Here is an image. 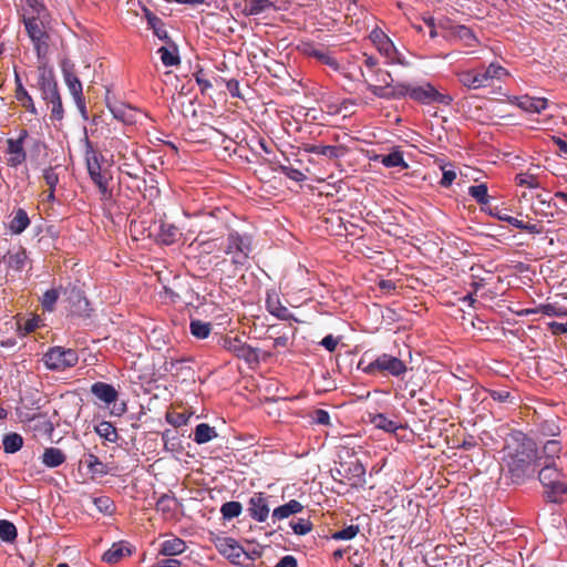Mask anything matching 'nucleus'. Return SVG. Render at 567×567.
Listing matches in <instances>:
<instances>
[{"mask_svg":"<svg viewBox=\"0 0 567 567\" xmlns=\"http://www.w3.org/2000/svg\"><path fill=\"white\" fill-rule=\"evenodd\" d=\"M358 369L368 375H382L402 379L408 367L403 360L390 353H381L372 360L367 359V353L359 360Z\"/></svg>","mask_w":567,"mask_h":567,"instance_id":"obj_2","label":"nucleus"},{"mask_svg":"<svg viewBox=\"0 0 567 567\" xmlns=\"http://www.w3.org/2000/svg\"><path fill=\"white\" fill-rule=\"evenodd\" d=\"M516 183L519 186H527L529 188H537V187H539L538 179L533 174H518L516 176Z\"/></svg>","mask_w":567,"mask_h":567,"instance_id":"obj_60","label":"nucleus"},{"mask_svg":"<svg viewBox=\"0 0 567 567\" xmlns=\"http://www.w3.org/2000/svg\"><path fill=\"white\" fill-rule=\"evenodd\" d=\"M224 347L227 351L231 352L239 359L245 360L248 363H258L259 355L258 350L245 343L238 337H228L224 340Z\"/></svg>","mask_w":567,"mask_h":567,"instance_id":"obj_12","label":"nucleus"},{"mask_svg":"<svg viewBox=\"0 0 567 567\" xmlns=\"http://www.w3.org/2000/svg\"><path fill=\"white\" fill-rule=\"evenodd\" d=\"M30 224L28 214L23 209H18L16 215L10 221L9 228L12 234H21L24 231Z\"/></svg>","mask_w":567,"mask_h":567,"instance_id":"obj_37","label":"nucleus"},{"mask_svg":"<svg viewBox=\"0 0 567 567\" xmlns=\"http://www.w3.org/2000/svg\"><path fill=\"white\" fill-rule=\"evenodd\" d=\"M483 87L493 85L494 81H503L509 76V72L498 63L492 62L486 68L477 69Z\"/></svg>","mask_w":567,"mask_h":567,"instance_id":"obj_17","label":"nucleus"},{"mask_svg":"<svg viewBox=\"0 0 567 567\" xmlns=\"http://www.w3.org/2000/svg\"><path fill=\"white\" fill-rule=\"evenodd\" d=\"M179 236V229L171 223L163 221L157 233L158 240L164 245L174 244Z\"/></svg>","mask_w":567,"mask_h":567,"instance_id":"obj_32","label":"nucleus"},{"mask_svg":"<svg viewBox=\"0 0 567 567\" xmlns=\"http://www.w3.org/2000/svg\"><path fill=\"white\" fill-rule=\"evenodd\" d=\"M43 362L49 370L64 371L78 364L79 354L74 349L52 347L44 354Z\"/></svg>","mask_w":567,"mask_h":567,"instance_id":"obj_6","label":"nucleus"},{"mask_svg":"<svg viewBox=\"0 0 567 567\" xmlns=\"http://www.w3.org/2000/svg\"><path fill=\"white\" fill-rule=\"evenodd\" d=\"M411 99L421 104L439 103L450 105L453 99L449 94L439 92L432 84L412 85Z\"/></svg>","mask_w":567,"mask_h":567,"instance_id":"obj_8","label":"nucleus"},{"mask_svg":"<svg viewBox=\"0 0 567 567\" xmlns=\"http://www.w3.org/2000/svg\"><path fill=\"white\" fill-rule=\"evenodd\" d=\"M27 254L22 247L10 249L3 256V264L14 271H21L27 264Z\"/></svg>","mask_w":567,"mask_h":567,"instance_id":"obj_24","label":"nucleus"},{"mask_svg":"<svg viewBox=\"0 0 567 567\" xmlns=\"http://www.w3.org/2000/svg\"><path fill=\"white\" fill-rule=\"evenodd\" d=\"M370 39L379 50V52L383 55H385L389 59H393L395 54V48L392 43V41L389 39L386 34H384L383 31L379 29H374L370 33Z\"/></svg>","mask_w":567,"mask_h":567,"instance_id":"obj_22","label":"nucleus"},{"mask_svg":"<svg viewBox=\"0 0 567 567\" xmlns=\"http://www.w3.org/2000/svg\"><path fill=\"white\" fill-rule=\"evenodd\" d=\"M59 290L58 289H49L47 290L43 296H42V299H41V305H42V308L45 310V311H53L54 310V306L59 299Z\"/></svg>","mask_w":567,"mask_h":567,"instance_id":"obj_52","label":"nucleus"},{"mask_svg":"<svg viewBox=\"0 0 567 567\" xmlns=\"http://www.w3.org/2000/svg\"><path fill=\"white\" fill-rule=\"evenodd\" d=\"M216 547L223 556L236 565H243L245 559L252 560L255 558L254 555H260L256 551L248 554L237 540L230 537L219 538L216 543Z\"/></svg>","mask_w":567,"mask_h":567,"instance_id":"obj_7","label":"nucleus"},{"mask_svg":"<svg viewBox=\"0 0 567 567\" xmlns=\"http://www.w3.org/2000/svg\"><path fill=\"white\" fill-rule=\"evenodd\" d=\"M43 179L48 187L55 188L60 178L55 167H48L43 171Z\"/></svg>","mask_w":567,"mask_h":567,"instance_id":"obj_61","label":"nucleus"},{"mask_svg":"<svg viewBox=\"0 0 567 567\" xmlns=\"http://www.w3.org/2000/svg\"><path fill=\"white\" fill-rule=\"evenodd\" d=\"M539 433L543 436H557L560 433V427L555 421L546 420L539 424Z\"/></svg>","mask_w":567,"mask_h":567,"instance_id":"obj_56","label":"nucleus"},{"mask_svg":"<svg viewBox=\"0 0 567 567\" xmlns=\"http://www.w3.org/2000/svg\"><path fill=\"white\" fill-rule=\"evenodd\" d=\"M303 505L297 499H290L288 503L276 507L272 511V520H281L288 518L291 515L302 512Z\"/></svg>","mask_w":567,"mask_h":567,"instance_id":"obj_27","label":"nucleus"},{"mask_svg":"<svg viewBox=\"0 0 567 567\" xmlns=\"http://www.w3.org/2000/svg\"><path fill=\"white\" fill-rule=\"evenodd\" d=\"M107 107L113 116L125 123L133 124L136 122V110L121 102L107 103Z\"/></svg>","mask_w":567,"mask_h":567,"instance_id":"obj_23","label":"nucleus"},{"mask_svg":"<svg viewBox=\"0 0 567 567\" xmlns=\"http://www.w3.org/2000/svg\"><path fill=\"white\" fill-rule=\"evenodd\" d=\"M536 460L535 442L520 431L512 432L506 439L501 463L512 483H524L534 472L533 464Z\"/></svg>","mask_w":567,"mask_h":567,"instance_id":"obj_1","label":"nucleus"},{"mask_svg":"<svg viewBox=\"0 0 567 567\" xmlns=\"http://www.w3.org/2000/svg\"><path fill=\"white\" fill-rule=\"evenodd\" d=\"M86 466L91 473L104 475L107 473L106 465L94 454H89L85 458Z\"/></svg>","mask_w":567,"mask_h":567,"instance_id":"obj_51","label":"nucleus"},{"mask_svg":"<svg viewBox=\"0 0 567 567\" xmlns=\"http://www.w3.org/2000/svg\"><path fill=\"white\" fill-rule=\"evenodd\" d=\"M489 396L497 402L501 403H511L515 404L514 396L507 390H488Z\"/></svg>","mask_w":567,"mask_h":567,"instance_id":"obj_57","label":"nucleus"},{"mask_svg":"<svg viewBox=\"0 0 567 567\" xmlns=\"http://www.w3.org/2000/svg\"><path fill=\"white\" fill-rule=\"evenodd\" d=\"M194 76L203 94L213 87V83L206 78V74L203 70L197 71Z\"/></svg>","mask_w":567,"mask_h":567,"instance_id":"obj_63","label":"nucleus"},{"mask_svg":"<svg viewBox=\"0 0 567 567\" xmlns=\"http://www.w3.org/2000/svg\"><path fill=\"white\" fill-rule=\"evenodd\" d=\"M247 511L254 520L258 523L266 522L270 513L268 496L261 492L255 493L248 501Z\"/></svg>","mask_w":567,"mask_h":567,"instance_id":"obj_15","label":"nucleus"},{"mask_svg":"<svg viewBox=\"0 0 567 567\" xmlns=\"http://www.w3.org/2000/svg\"><path fill=\"white\" fill-rule=\"evenodd\" d=\"M167 42L168 45L161 47L157 53L165 66H177L181 64L178 48L172 41L167 40Z\"/></svg>","mask_w":567,"mask_h":567,"instance_id":"obj_26","label":"nucleus"},{"mask_svg":"<svg viewBox=\"0 0 567 567\" xmlns=\"http://www.w3.org/2000/svg\"><path fill=\"white\" fill-rule=\"evenodd\" d=\"M37 86L44 101L52 100L53 96L60 94L53 70L44 65L38 68Z\"/></svg>","mask_w":567,"mask_h":567,"instance_id":"obj_13","label":"nucleus"},{"mask_svg":"<svg viewBox=\"0 0 567 567\" xmlns=\"http://www.w3.org/2000/svg\"><path fill=\"white\" fill-rule=\"evenodd\" d=\"M123 556L124 547L122 546V544L116 543L113 544L111 548L103 554L102 559L107 564H116L123 558Z\"/></svg>","mask_w":567,"mask_h":567,"instance_id":"obj_49","label":"nucleus"},{"mask_svg":"<svg viewBox=\"0 0 567 567\" xmlns=\"http://www.w3.org/2000/svg\"><path fill=\"white\" fill-rule=\"evenodd\" d=\"M217 436V432L207 423H200L195 427L194 442L205 444Z\"/></svg>","mask_w":567,"mask_h":567,"instance_id":"obj_35","label":"nucleus"},{"mask_svg":"<svg viewBox=\"0 0 567 567\" xmlns=\"http://www.w3.org/2000/svg\"><path fill=\"white\" fill-rule=\"evenodd\" d=\"M361 76L363 78L364 83L367 84V89L379 99H402L409 96L411 99V90L412 85L405 83H399L394 86L391 85L390 89L385 86H375L367 81L364 72L361 71Z\"/></svg>","mask_w":567,"mask_h":567,"instance_id":"obj_11","label":"nucleus"},{"mask_svg":"<svg viewBox=\"0 0 567 567\" xmlns=\"http://www.w3.org/2000/svg\"><path fill=\"white\" fill-rule=\"evenodd\" d=\"M509 102L511 104L530 113H540L548 104V101L545 97H532L529 95L514 96Z\"/></svg>","mask_w":567,"mask_h":567,"instance_id":"obj_20","label":"nucleus"},{"mask_svg":"<svg viewBox=\"0 0 567 567\" xmlns=\"http://www.w3.org/2000/svg\"><path fill=\"white\" fill-rule=\"evenodd\" d=\"M18 536L17 527L7 519H0V538L6 543H13Z\"/></svg>","mask_w":567,"mask_h":567,"instance_id":"obj_48","label":"nucleus"},{"mask_svg":"<svg viewBox=\"0 0 567 567\" xmlns=\"http://www.w3.org/2000/svg\"><path fill=\"white\" fill-rule=\"evenodd\" d=\"M272 7L269 0H248L245 3V12L249 16H257Z\"/></svg>","mask_w":567,"mask_h":567,"instance_id":"obj_44","label":"nucleus"},{"mask_svg":"<svg viewBox=\"0 0 567 567\" xmlns=\"http://www.w3.org/2000/svg\"><path fill=\"white\" fill-rule=\"evenodd\" d=\"M305 151L310 154L324 156L329 159H337L346 155L347 147L343 145L306 144Z\"/></svg>","mask_w":567,"mask_h":567,"instance_id":"obj_21","label":"nucleus"},{"mask_svg":"<svg viewBox=\"0 0 567 567\" xmlns=\"http://www.w3.org/2000/svg\"><path fill=\"white\" fill-rule=\"evenodd\" d=\"M63 75H64L65 84H66L70 93L72 94L79 110L81 111V113L83 115H85L86 109H85V101H84V96H83V89H82L81 81L72 71L66 70V69L63 70Z\"/></svg>","mask_w":567,"mask_h":567,"instance_id":"obj_18","label":"nucleus"},{"mask_svg":"<svg viewBox=\"0 0 567 567\" xmlns=\"http://www.w3.org/2000/svg\"><path fill=\"white\" fill-rule=\"evenodd\" d=\"M563 446L558 440H548L543 445L542 455L538 457L539 461L545 458L544 463L556 464V458H559Z\"/></svg>","mask_w":567,"mask_h":567,"instance_id":"obj_29","label":"nucleus"},{"mask_svg":"<svg viewBox=\"0 0 567 567\" xmlns=\"http://www.w3.org/2000/svg\"><path fill=\"white\" fill-rule=\"evenodd\" d=\"M266 309L280 320H290L293 318L289 309L281 303L279 293L276 290L267 291Z\"/></svg>","mask_w":567,"mask_h":567,"instance_id":"obj_19","label":"nucleus"},{"mask_svg":"<svg viewBox=\"0 0 567 567\" xmlns=\"http://www.w3.org/2000/svg\"><path fill=\"white\" fill-rule=\"evenodd\" d=\"M186 543L178 537H172L164 540L159 547V554L163 556H176L186 550Z\"/></svg>","mask_w":567,"mask_h":567,"instance_id":"obj_28","label":"nucleus"},{"mask_svg":"<svg viewBox=\"0 0 567 567\" xmlns=\"http://www.w3.org/2000/svg\"><path fill=\"white\" fill-rule=\"evenodd\" d=\"M64 293L66 295V300L72 313L78 316L87 315L89 301L81 289L75 286L68 287L65 288Z\"/></svg>","mask_w":567,"mask_h":567,"instance_id":"obj_16","label":"nucleus"},{"mask_svg":"<svg viewBox=\"0 0 567 567\" xmlns=\"http://www.w3.org/2000/svg\"><path fill=\"white\" fill-rule=\"evenodd\" d=\"M381 163L385 167H398V166H400L402 168L409 167L408 163L404 161L403 153L399 150H394L390 154L383 155L381 158Z\"/></svg>","mask_w":567,"mask_h":567,"instance_id":"obj_43","label":"nucleus"},{"mask_svg":"<svg viewBox=\"0 0 567 567\" xmlns=\"http://www.w3.org/2000/svg\"><path fill=\"white\" fill-rule=\"evenodd\" d=\"M451 34L454 39H457L464 43L465 47L472 48L478 43L472 29L466 25H456L452 28Z\"/></svg>","mask_w":567,"mask_h":567,"instance_id":"obj_30","label":"nucleus"},{"mask_svg":"<svg viewBox=\"0 0 567 567\" xmlns=\"http://www.w3.org/2000/svg\"><path fill=\"white\" fill-rule=\"evenodd\" d=\"M190 333L197 339H206L212 331V323L193 319L189 323Z\"/></svg>","mask_w":567,"mask_h":567,"instance_id":"obj_42","label":"nucleus"},{"mask_svg":"<svg viewBox=\"0 0 567 567\" xmlns=\"http://www.w3.org/2000/svg\"><path fill=\"white\" fill-rule=\"evenodd\" d=\"M223 228H226V225H220L218 228L209 230H200L194 241L198 244L205 254H212L216 250L223 251L224 241H219V238L225 235Z\"/></svg>","mask_w":567,"mask_h":567,"instance_id":"obj_10","label":"nucleus"},{"mask_svg":"<svg viewBox=\"0 0 567 567\" xmlns=\"http://www.w3.org/2000/svg\"><path fill=\"white\" fill-rule=\"evenodd\" d=\"M28 135V131L22 128L18 138H9L7 141L8 154L10 155L8 158V164L10 166L17 167L25 161L27 153L24 151L23 144Z\"/></svg>","mask_w":567,"mask_h":567,"instance_id":"obj_14","label":"nucleus"},{"mask_svg":"<svg viewBox=\"0 0 567 567\" xmlns=\"http://www.w3.org/2000/svg\"><path fill=\"white\" fill-rule=\"evenodd\" d=\"M488 188L486 184L473 185L468 187V194L478 203L487 204L489 202Z\"/></svg>","mask_w":567,"mask_h":567,"instance_id":"obj_50","label":"nucleus"},{"mask_svg":"<svg viewBox=\"0 0 567 567\" xmlns=\"http://www.w3.org/2000/svg\"><path fill=\"white\" fill-rule=\"evenodd\" d=\"M243 512V505L239 502H226L220 507V514L224 519L230 520L238 517Z\"/></svg>","mask_w":567,"mask_h":567,"instance_id":"obj_46","label":"nucleus"},{"mask_svg":"<svg viewBox=\"0 0 567 567\" xmlns=\"http://www.w3.org/2000/svg\"><path fill=\"white\" fill-rule=\"evenodd\" d=\"M457 79L463 86L470 90H478L483 87L477 69L458 72Z\"/></svg>","mask_w":567,"mask_h":567,"instance_id":"obj_34","label":"nucleus"},{"mask_svg":"<svg viewBox=\"0 0 567 567\" xmlns=\"http://www.w3.org/2000/svg\"><path fill=\"white\" fill-rule=\"evenodd\" d=\"M359 532L360 528L358 525H349L348 527L341 530L334 532L331 537L334 540H350L354 538L359 534Z\"/></svg>","mask_w":567,"mask_h":567,"instance_id":"obj_53","label":"nucleus"},{"mask_svg":"<svg viewBox=\"0 0 567 567\" xmlns=\"http://www.w3.org/2000/svg\"><path fill=\"white\" fill-rule=\"evenodd\" d=\"M176 498L168 494L159 496L155 504L157 512H161L166 518L172 517L175 511Z\"/></svg>","mask_w":567,"mask_h":567,"instance_id":"obj_38","label":"nucleus"},{"mask_svg":"<svg viewBox=\"0 0 567 567\" xmlns=\"http://www.w3.org/2000/svg\"><path fill=\"white\" fill-rule=\"evenodd\" d=\"M65 460V454L58 447H47L42 454V463L51 468L62 465Z\"/></svg>","mask_w":567,"mask_h":567,"instance_id":"obj_33","label":"nucleus"},{"mask_svg":"<svg viewBox=\"0 0 567 567\" xmlns=\"http://www.w3.org/2000/svg\"><path fill=\"white\" fill-rule=\"evenodd\" d=\"M95 432L109 442H116L118 439L116 429L111 422L102 421L95 426Z\"/></svg>","mask_w":567,"mask_h":567,"instance_id":"obj_45","label":"nucleus"},{"mask_svg":"<svg viewBox=\"0 0 567 567\" xmlns=\"http://www.w3.org/2000/svg\"><path fill=\"white\" fill-rule=\"evenodd\" d=\"M2 445L6 453L13 454L23 446V437L18 433L6 434L2 440Z\"/></svg>","mask_w":567,"mask_h":567,"instance_id":"obj_40","label":"nucleus"},{"mask_svg":"<svg viewBox=\"0 0 567 567\" xmlns=\"http://www.w3.org/2000/svg\"><path fill=\"white\" fill-rule=\"evenodd\" d=\"M312 423L319 424V425H329L330 424V415L328 411L318 409L315 410L311 414Z\"/></svg>","mask_w":567,"mask_h":567,"instance_id":"obj_62","label":"nucleus"},{"mask_svg":"<svg viewBox=\"0 0 567 567\" xmlns=\"http://www.w3.org/2000/svg\"><path fill=\"white\" fill-rule=\"evenodd\" d=\"M14 97L25 111L33 115H38L34 101L24 86H20L19 91H14Z\"/></svg>","mask_w":567,"mask_h":567,"instance_id":"obj_39","label":"nucleus"},{"mask_svg":"<svg viewBox=\"0 0 567 567\" xmlns=\"http://www.w3.org/2000/svg\"><path fill=\"white\" fill-rule=\"evenodd\" d=\"M225 230V228H223ZM226 239L224 241L223 251L230 256L231 264L244 267L248 264L252 251V238L248 234H241L226 226Z\"/></svg>","mask_w":567,"mask_h":567,"instance_id":"obj_4","label":"nucleus"},{"mask_svg":"<svg viewBox=\"0 0 567 567\" xmlns=\"http://www.w3.org/2000/svg\"><path fill=\"white\" fill-rule=\"evenodd\" d=\"M370 421L377 429L383 430L389 433H394L400 427L396 422L388 419L382 413L372 415Z\"/></svg>","mask_w":567,"mask_h":567,"instance_id":"obj_41","label":"nucleus"},{"mask_svg":"<svg viewBox=\"0 0 567 567\" xmlns=\"http://www.w3.org/2000/svg\"><path fill=\"white\" fill-rule=\"evenodd\" d=\"M305 52L309 56L316 58L318 61L330 66L331 69H333L336 71H338L340 68L339 62L332 55H330L328 52H326L323 50H319V49L311 47V48L305 50Z\"/></svg>","mask_w":567,"mask_h":567,"instance_id":"obj_36","label":"nucleus"},{"mask_svg":"<svg viewBox=\"0 0 567 567\" xmlns=\"http://www.w3.org/2000/svg\"><path fill=\"white\" fill-rule=\"evenodd\" d=\"M281 169L292 181L302 182L306 179V175L298 168L282 166Z\"/></svg>","mask_w":567,"mask_h":567,"instance_id":"obj_64","label":"nucleus"},{"mask_svg":"<svg viewBox=\"0 0 567 567\" xmlns=\"http://www.w3.org/2000/svg\"><path fill=\"white\" fill-rule=\"evenodd\" d=\"M92 503L97 511L104 515H112L115 511L114 502L106 495L92 497Z\"/></svg>","mask_w":567,"mask_h":567,"instance_id":"obj_47","label":"nucleus"},{"mask_svg":"<svg viewBox=\"0 0 567 567\" xmlns=\"http://www.w3.org/2000/svg\"><path fill=\"white\" fill-rule=\"evenodd\" d=\"M143 11L145 13L147 24L153 29L154 34L161 40H169L168 33L165 29L163 21L157 16H155L150 9L144 8Z\"/></svg>","mask_w":567,"mask_h":567,"instance_id":"obj_31","label":"nucleus"},{"mask_svg":"<svg viewBox=\"0 0 567 567\" xmlns=\"http://www.w3.org/2000/svg\"><path fill=\"white\" fill-rule=\"evenodd\" d=\"M102 156L94 151L90 145L85 153L86 167L89 175L93 183L97 186L102 194L107 192L109 179L105 174L102 173L100 158Z\"/></svg>","mask_w":567,"mask_h":567,"instance_id":"obj_9","label":"nucleus"},{"mask_svg":"<svg viewBox=\"0 0 567 567\" xmlns=\"http://www.w3.org/2000/svg\"><path fill=\"white\" fill-rule=\"evenodd\" d=\"M548 502L561 503L567 495V480L564 472L553 463H544L538 473Z\"/></svg>","mask_w":567,"mask_h":567,"instance_id":"obj_3","label":"nucleus"},{"mask_svg":"<svg viewBox=\"0 0 567 567\" xmlns=\"http://www.w3.org/2000/svg\"><path fill=\"white\" fill-rule=\"evenodd\" d=\"M48 104H51V118L54 121H61L64 116V110L62 105L61 95L58 94L52 97V100L45 101Z\"/></svg>","mask_w":567,"mask_h":567,"instance_id":"obj_55","label":"nucleus"},{"mask_svg":"<svg viewBox=\"0 0 567 567\" xmlns=\"http://www.w3.org/2000/svg\"><path fill=\"white\" fill-rule=\"evenodd\" d=\"M47 20L48 18L28 17L25 14L21 18L39 59L44 58L49 52L50 35L45 30Z\"/></svg>","mask_w":567,"mask_h":567,"instance_id":"obj_5","label":"nucleus"},{"mask_svg":"<svg viewBox=\"0 0 567 567\" xmlns=\"http://www.w3.org/2000/svg\"><path fill=\"white\" fill-rule=\"evenodd\" d=\"M216 83H225L229 94L233 97H241L240 89H239V82L235 79L225 80L220 76L215 78Z\"/></svg>","mask_w":567,"mask_h":567,"instance_id":"obj_59","label":"nucleus"},{"mask_svg":"<svg viewBox=\"0 0 567 567\" xmlns=\"http://www.w3.org/2000/svg\"><path fill=\"white\" fill-rule=\"evenodd\" d=\"M28 7L31 9L30 17L49 18V11L43 3V0H25Z\"/></svg>","mask_w":567,"mask_h":567,"instance_id":"obj_54","label":"nucleus"},{"mask_svg":"<svg viewBox=\"0 0 567 567\" xmlns=\"http://www.w3.org/2000/svg\"><path fill=\"white\" fill-rule=\"evenodd\" d=\"M91 392L101 401L106 404L115 402L117 400L118 393L115 388L109 383L104 382H95L91 386Z\"/></svg>","mask_w":567,"mask_h":567,"instance_id":"obj_25","label":"nucleus"},{"mask_svg":"<svg viewBox=\"0 0 567 567\" xmlns=\"http://www.w3.org/2000/svg\"><path fill=\"white\" fill-rule=\"evenodd\" d=\"M290 526L293 533L297 535H306L312 529V523L305 518H299L297 522H291Z\"/></svg>","mask_w":567,"mask_h":567,"instance_id":"obj_58","label":"nucleus"}]
</instances>
